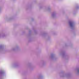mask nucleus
Listing matches in <instances>:
<instances>
[{
	"label": "nucleus",
	"instance_id": "obj_1",
	"mask_svg": "<svg viewBox=\"0 0 79 79\" xmlns=\"http://www.w3.org/2000/svg\"><path fill=\"white\" fill-rule=\"evenodd\" d=\"M70 25L71 27L73 26V23L72 22H70Z\"/></svg>",
	"mask_w": 79,
	"mask_h": 79
},
{
	"label": "nucleus",
	"instance_id": "obj_2",
	"mask_svg": "<svg viewBox=\"0 0 79 79\" xmlns=\"http://www.w3.org/2000/svg\"><path fill=\"white\" fill-rule=\"evenodd\" d=\"M78 72H79V70H78Z\"/></svg>",
	"mask_w": 79,
	"mask_h": 79
}]
</instances>
